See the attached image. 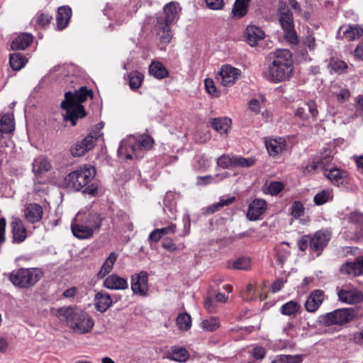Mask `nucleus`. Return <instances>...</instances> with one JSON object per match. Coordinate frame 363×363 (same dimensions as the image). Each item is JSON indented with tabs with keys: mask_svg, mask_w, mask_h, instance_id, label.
Segmentation results:
<instances>
[{
	"mask_svg": "<svg viewBox=\"0 0 363 363\" xmlns=\"http://www.w3.org/2000/svg\"><path fill=\"white\" fill-rule=\"evenodd\" d=\"M294 73V61L289 50L279 49L269 55L266 79L272 83L289 81Z\"/></svg>",
	"mask_w": 363,
	"mask_h": 363,
	"instance_id": "1",
	"label": "nucleus"
},
{
	"mask_svg": "<svg viewBox=\"0 0 363 363\" xmlns=\"http://www.w3.org/2000/svg\"><path fill=\"white\" fill-rule=\"evenodd\" d=\"M93 98V91L86 86H81L74 92L67 91L65 94V100L61 103V108L66 111L64 119L71 121L73 126L77 121L85 116L86 112L82 103L88 99Z\"/></svg>",
	"mask_w": 363,
	"mask_h": 363,
	"instance_id": "2",
	"label": "nucleus"
},
{
	"mask_svg": "<svg viewBox=\"0 0 363 363\" xmlns=\"http://www.w3.org/2000/svg\"><path fill=\"white\" fill-rule=\"evenodd\" d=\"M57 315L65 318L68 327L79 335L90 333L95 324L88 313L76 307L61 308L57 311Z\"/></svg>",
	"mask_w": 363,
	"mask_h": 363,
	"instance_id": "3",
	"label": "nucleus"
},
{
	"mask_svg": "<svg viewBox=\"0 0 363 363\" xmlns=\"http://www.w3.org/2000/svg\"><path fill=\"white\" fill-rule=\"evenodd\" d=\"M179 18L177 5L174 2L167 4L163 12L156 18L155 30L160 43L169 44L173 37L170 26Z\"/></svg>",
	"mask_w": 363,
	"mask_h": 363,
	"instance_id": "4",
	"label": "nucleus"
},
{
	"mask_svg": "<svg viewBox=\"0 0 363 363\" xmlns=\"http://www.w3.org/2000/svg\"><path fill=\"white\" fill-rule=\"evenodd\" d=\"M40 268H21L13 271L9 276L10 281L16 286L28 289L33 286L43 277Z\"/></svg>",
	"mask_w": 363,
	"mask_h": 363,
	"instance_id": "5",
	"label": "nucleus"
},
{
	"mask_svg": "<svg viewBox=\"0 0 363 363\" xmlns=\"http://www.w3.org/2000/svg\"><path fill=\"white\" fill-rule=\"evenodd\" d=\"M277 16L286 40L292 44H296L298 36L294 28L293 14L286 2L279 1Z\"/></svg>",
	"mask_w": 363,
	"mask_h": 363,
	"instance_id": "6",
	"label": "nucleus"
},
{
	"mask_svg": "<svg viewBox=\"0 0 363 363\" xmlns=\"http://www.w3.org/2000/svg\"><path fill=\"white\" fill-rule=\"evenodd\" d=\"M95 168L91 165H85L70 172L65 179L66 185L76 191L85 187L94 177Z\"/></svg>",
	"mask_w": 363,
	"mask_h": 363,
	"instance_id": "7",
	"label": "nucleus"
},
{
	"mask_svg": "<svg viewBox=\"0 0 363 363\" xmlns=\"http://www.w3.org/2000/svg\"><path fill=\"white\" fill-rule=\"evenodd\" d=\"M153 143V139L148 135H142L138 139L131 137L121 142L118 154L120 157L124 156L126 159L131 160L134 156L130 152H135L140 148L150 150Z\"/></svg>",
	"mask_w": 363,
	"mask_h": 363,
	"instance_id": "8",
	"label": "nucleus"
},
{
	"mask_svg": "<svg viewBox=\"0 0 363 363\" xmlns=\"http://www.w3.org/2000/svg\"><path fill=\"white\" fill-rule=\"evenodd\" d=\"M357 315V311L352 308H345L335 310L326 313L322 317L325 325H342L350 323Z\"/></svg>",
	"mask_w": 363,
	"mask_h": 363,
	"instance_id": "9",
	"label": "nucleus"
},
{
	"mask_svg": "<svg viewBox=\"0 0 363 363\" xmlns=\"http://www.w3.org/2000/svg\"><path fill=\"white\" fill-rule=\"evenodd\" d=\"M101 133L99 130L91 132L83 140L76 143L71 148V154L74 157H82L88 151L93 149L96 140L100 138Z\"/></svg>",
	"mask_w": 363,
	"mask_h": 363,
	"instance_id": "10",
	"label": "nucleus"
},
{
	"mask_svg": "<svg viewBox=\"0 0 363 363\" xmlns=\"http://www.w3.org/2000/svg\"><path fill=\"white\" fill-rule=\"evenodd\" d=\"M240 74V69L225 65L218 71L216 80L223 86H230L235 83Z\"/></svg>",
	"mask_w": 363,
	"mask_h": 363,
	"instance_id": "11",
	"label": "nucleus"
},
{
	"mask_svg": "<svg viewBox=\"0 0 363 363\" xmlns=\"http://www.w3.org/2000/svg\"><path fill=\"white\" fill-rule=\"evenodd\" d=\"M148 274L145 271H141L131 277V289L135 294L145 296L148 292Z\"/></svg>",
	"mask_w": 363,
	"mask_h": 363,
	"instance_id": "12",
	"label": "nucleus"
},
{
	"mask_svg": "<svg viewBox=\"0 0 363 363\" xmlns=\"http://www.w3.org/2000/svg\"><path fill=\"white\" fill-rule=\"evenodd\" d=\"M331 235L326 230H318L313 235H310V248L318 255L327 246L330 240Z\"/></svg>",
	"mask_w": 363,
	"mask_h": 363,
	"instance_id": "13",
	"label": "nucleus"
},
{
	"mask_svg": "<svg viewBox=\"0 0 363 363\" xmlns=\"http://www.w3.org/2000/svg\"><path fill=\"white\" fill-rule=\"evenodd\" d=\"M76 216L78 217V220H82V223L91 228L94 233L99 231L103 220L99 213L94 211H79Z\"/></svg>",
	"mask_w": 363,
	"mask_h": 363,
	"instance_id": "14",
	"label": "nucleus"
},
{
	"mask_svg": "<svg viewBox=\"0 0 363 363\" xmlns=\"http://www.w3.org/2000/svg\"><path fill=\"white\" fill-rule=\"evenodd\" d=\"M22 213L26 221L34 224L41 220L44 212L43 207L40 204L30 203L25 205Z\"/></svg>",
	"mask_w": 363,
	"mask_h": 363,
	"instance_id": "15",
	"label": "nucleus"
},
{
	"mask_svg": "<svg viewBox=\"0 0 363 363\" xmlns=\"http://www.w3.org/2000/svg\"><path fill=\"white\" fill-rule=\"evenodd\" d=\"M267 208L265 200L262 199H254L248 206L247 218L251 221H255L260 218Z\"/></svg>",
	"mask_w": 363,
	"mask_h": 363,
	"instance_id": "16",
	"label": "nucleus"
},
{
	"mask_svg": "<svg viewBox=\"0 0 363 363\" xmlns=\"http://www.w3.org/2000/svg\"><path fill=\"white\" fill-rule=\"evenodd\" d=\"M337 295L340 301L349 304L359 303L363 299L362 293L357 289H342Z\"/></svg>",
	"mask_w": 363,
	"mask_h": 363,
	"instance_id": "17",
	"label": "nucleus"
},
{
	"mask_svg": "<svg viewBox=\"0 0 363 363\" xmlns=\"http://www.w3.org/2000/svg\"><path fill=\"white\" fill-rule=\"evenodd\" d=\"M71 230L73 235L80 240L91 238L94 234L91 228L78 220L77 216L71 224Z\"/></svg>",
	"mask_w": 363,
	"mask_h": 363,
	"instance_id": "18",
	"label": "nucleus"
},
{
	"mask_svg": "<svg viewBox=\"0 0 363 363\" xmlns=\"http://www.w3.org/2000/svg\"><path fill=\"white\" fill-rule=\"evenodd\" d=\"M13 242L20 243L26 238V229L23 221L16 216H12L11 222Z\"/></svg>",
	"mask_w": 363,
	"mask_h": 363,
	"instance_id": "19",
	"label": "nucleus"
},
{
	"mask_svg": "<svg viewBox=\"0 0 363 363\" xmlns=\"http://www.w3.org/2000/svg\"><path fill=\"white\" fill-rule=\"evenodd\" d=\"M103 285L111 290H125L128 287L127 279L119 277L116 274L106 277L104 280Z\"/></svg>",
	"mask_w": 363,
	"mask_h": 363,
	"instance_id": "20",
	"label": "nucleus"
},
{
	"mask_svg": "<svg viewBox=\"0 0 363 363\" xmlns=\"http://www.w3.org/2000/svg\"><path fill=\"white\" fill-rule=\"evenodd\" d=\"M337 34L348 41H352L363 35V28L358 25H343L340 27Z\"/></svg>",
	"mask_w": 363,
	"mask_h": 363,
	"instance_id": "21",
	"label": "nucleus"
},
{
	"mask_svg": "<svg viewBox=\"0 0 363 363\" xmlns=\"http://www.w3.org/2000/svg\"><path fill=\"white\" fill-rule=\"evenodd\" d=\"M324 175L336 186L344 185L347 182V173L338 168L325 169Z\"/></svg>",
	"mask_w": 363,
	"mask_h": 363,
	"instance_id": "22",
	"label": "nucleus"
},
{
	"mask_svg": "<svg viewBox=\"0 0 363 363\" xmlns=\"http://www.w3.org/2000/svg\"><path fill=\"white\" fill-rule=\"evenodd\" d=\"M324 300V292L321 290L313 291L308 297L306 303V310L310 313L316 311Z\"/></svg>",
	"mask_w": 363,
	"mask_h": 363,
	"instance_id": "23",
	"label": "nucleus"
},
{
	"mask_svg": "<svg viewBox=\"0 0 363 363\" xmlns=\"http://www.w3.org/2000/svg\"><path fill=\"white\" fill-rule=\"evenodd\" d=\"M342 273L357 277L363 274V257L357 258L353 262H346L340 268Z\"/></svg>",
	"mask_w": 363,
	"mask_h": 363,
	"instance_id": "24",
	"label": "nucleus"
},
{
	"mask_svg": "<svg viewBox=\"0 0 363 363\" xmlns=\"http://www.w3.org/2000/svg\"><path fill=\"white\" fill-rule=\"evenodd\" d=\"M265 146L269 154L275 157L285 150L286 140L283 138H270L265 141Z\"/></svg>",
	"mask_w": 363,
	"mask_h": 363,
	"instance_id": "25",
	"label": "nucleus"
},
{
	"mask_svg": "<svg viewBox=\"0 0 363 363\" xmlns=\"http://www.w3.org/2000/svg\"><path fill=\"white\" fill-rule=\"evenodd\" d=\"M245 35L247 42L251 46H255L259 40H261L264 38L263 30L260 28L254 25H250L246 28Z\"/></svg>",
	"mask_w": 363,
	"mask_h": 363,
	"instance_id": "26",
	"label": "nucleus"
},
{
	"mask_svg": "<svg viewBox=\"0 0 363 363\" xmlns=\"http://www.w3.org/2000/svg\"><path fill=\"white\" fill-rule=\"evenodd\" d=\"M95 308L98 311L105 312L112 305L111 296L104 291H99L95 295Z\"/></svg>",
	"mask_w": 363,
	"mask_h": 363,
	"instance_id": "27",
	"label": "nucleus"
},
{
	"mask_svg": "<svg viewBox=\"0 0 363 363\" xmlns=\"http://www.w3.org/2000/svg\"><path fill=\"white\" fill-rule=\"evenodd\" d=\"M33 37L31 34L23 33L16 37L11 44L13 50H25L33 42Z\"/></svg>",
	"mask_w": 363,
	"mask_h": 363,
	"instance_id": "28",
	"label": "nucleus"
},
{
	"mask_svg": "<svg viewBox=\"0 0 363 363\" xmlns=\"http://www.w3.org/2000/svg\"><path fill=\"white\" fill-rule=\"evenodd\" d=\"M72 16V9L67 6H61L57 10V26L59 30L64 29Z\"/></svg>",
	"mask_w": 363,
	"mask_h": 363,
	"instance_id": "29",
	"label": "nucleus"
},
{
	"mask_svg": "<svg viewBox=\"0 0 363 363\" xmlns=\"http://www.w3.org/2000/svg\"><path fill=\"white\" fill-rule=\"evenodd\" d=\"M118 257V255L115 252H112L109 254L108 257L105 259L99 272H98L97 277L99 279L104 278L112 271L113 265Z\"/></svg>",
	"mask_w": 363,
	"mask_h": 363,
	"instance_id": "30",
	"label": "nucleus"
},
{
	"mask_svg": "<svg viewBox=\"0 0 363 363\" xmlns=\"http://www.w3.org/2000/svg\"><path fill=\"white\" fill-rule=\"evenodd\" d=\"M149 73L155 78L162 79L166 78L169 72L164 65L159 61H153L149 66Z\"/></svg>",
	"mask_w": 363,
	"mask_h": 363,
	"instance_id": "31",
	"label": "nucleus"
},
{
	"mask_svg": "<svg viewBox=\"0 0 363 363\" xmlns=\"http://www.w3.org/2000/svg\"><path fill=\"white\" fill-rule=\"evenodd\" d=\"M231 124V120L228 118H213L211 121L212 128L220 134H225L228 132Z\"/></svg>",
	"mask_w": 363,
	"mask_h": 363,
	"instance_id": "32",
	"label": "nucleus"
},
{
	"mask_svg": "<svg viewBox=\"0 0 363 363\" xmlns=\"http://www.w3.org/2000/svg\"><path fill=\"white\" fill-rule=\"evenodd\" d=\"M235 200V196L228 197L225 198L223 197L220 199V201L218 203H215L212 204L211 206H208L204 209L203 213L206 214H211L213 213L218 211H219L220 208L225 206H228L233 203Z\"/></svg>",
	"mask_w": 363,
	"mask_h": 363,
	"instance_id": "33",
	"label": "nucleus"
},
{
	"mask_svg": "<svg viewBox=\"0 0 363 363\" xmlns=\"http://www.w3.org/2000/svg\"><path fill=\"white\" fill-rule=\"evenodd\" d=\"M50 169V162L45 157H38L33 162V172L35 174L44 173L48 172Z\"/></svg>",
	"mask_w": 363,
	"mask_h": 363,
	"instance_id": "34",
	"label": "nucleus"
},
{
	"mask_svg": "<svg viewBox=\"0 0 363 363\" xmlns=\"http://www.w3.org/2000/svg\"><path fill=\"white\" fill-rule=\"evenodd\" d=\"M1 130L4 133H10L14 130V118L13 114H4L0 120Z\"/></svg>",
	"mask_w": 363,
	"mask_h": 363,
	"instance_id": "35",
	"label": "nucleus"
},
{
	"mask_svg": "<svg viewBox=\"0 0 363 363\" xmlns=\"http://www.w3.org/2000/svg\"><path fill=\"white\" fill-rule=\"evenodd\" d=\"M27 62L28 59L20 53L15 52L10 55L9 64L11 67L15 71L21 69Z\"/></svg>",
	"mask_w": 363,
	"mask_h": 363,
	"instance_id": "36",
	"label": "nucleus"
},
{
	"mask_svg": "<svg viewBox=\"0 0 363 363\" xmlns=\"http://www.w3.org/2000/svg\"><path fill=\"white\" fill-rule=\"evenodd\" d=\"M300 308L301 306L298 303L294 301H290L281 307L280 312L283 315L288 316L296 315V313L299 311Z\"/></svg>",
	"mask_w": 363,
	"mask_h": 363,
	"instance_id": "37",
	"label": "nucleus"
},
{
	"mask_svg": "<svg viewBox=\"0 0 363 363\" xmlns=\"http://www.w3.org/2000/svg\"><path fill=\"white\" fill-rule=\"evenodd\" d=\"M289 245V243L286 242H283L278 245L276 246L275 250H276V258L277 262L279 264L283 265L284 263L288 259L290 252L289 250L284 247V245Z\"/></svg>",
	"mask_w": 363,
	"mask_h": 363,
	"instance_id": "38",
	"label": "nucleus"
},
{
	"mask_svg": "<svg viewBox=\"0 0 363 363\" xmlns=\"http://www.w3.org/2000/svg\"><path fill=\"white\" fill-rule=\"evenodd\" d=\"M228 174L227 172H223L221 174H217L214 176L207 175L204 177H197V184L198 185H206L207 184H210L211 182H220L228 177Z\"/></svg>",
	"mask_w": 363,
	"mask_h": 363,
	"instance_id": "39",
	"label": "nucleus"
},
{
	"mask_svg": "<svg viewBox=\"0 0 363 363\" xmlns=\"http://www.w3.org/2000/svg\"><path fill=\"white\" fill-rule=\"evenodd\" d=\"M347 218L350 223L359 225L358 234L359 237L363 238V213L352 212L347 216Z\"/></svg>",
	"mask_w": 363,
	"mask_h": 363,
	"instance_id": "40",
	"label": "nucleus"
},
{
	"mask_svg": "<svg viewBox=\"0 0 363 363\" xmlns=\"http://www.w3.org/2000/svg\"><path fill=\"white\" fill-rule=\"evenodd\" d=\"M144 77L143 74L139 72L138 71H133L129 73L128 74V80H129V86L131 89H137L140 86L143 81Z\"/></svg>",
	"mask_w": 363,
	"mask_h": 363,
	"instance_id": "41",
	"label": "nucleus"
},
{
	"mask_svg": "<svg viewBox=\"0 0 363 363\" xmlns=\"http://www.w3.org/2000/svg\"><path fill=\"white\" fill-rule=\"evenodd\" d=\"M168 357L173 361L183 362L188 359L189 353L187 350L184 348H178L170 352Z\"/></svg>",
	"mask_w": 363,
	"mask_h": 363,
	"instance_id": "42",
	"label": "nucleus"
},
{
	"mask_svg": "<svg viewBox=\"0 0 363 363\" xmlns=\"http://www.w3.org/2000/svg\"><path fill=\"white\" fill-rule=\"evenodd\" d=\"M250 0H236L233 9L235 16L241 18L247 13V2Z\"/></svg>",
	"mask_w": 363,
	"mask_h": 363,
	"instance_id": "43",
	"label": "nucleus"
},
{
	"mask_svg": "<svg viewBox=\"0 0 363 363\" xmlns=\"http://www.w3.org/2000/svg\"><path fill=\"white\" fill-rule=\"evenodd\" d=\"M177 325L180 330H187L191 326V318L186 313H183L178 315Z\"/></svg>",
	"mask_w": 363,
	"mask_h": 363,
	"instance_id": "44",
	"label": "nucleus"
},
{
	"mask_svg": "<svg viewBox=\"0 0 363 363\" xmlns=\"http://www.w3.org/2000/svg\"><path fill=\"white\" fill-rule=\"evenodd\" d=\"M333 192L329 190H323L314 196V202L316 205H323L333 199Z\"/></svg>",
	"mask_w": 363,
	"mask_h": 363,
	"instance_id": "45",
	"label": "nucleus"
},
{
	"mask_svg": "<svg viewBox=\"0 0 363 363\" xmlns=\"http://www.w3.org/2000/svg\"><path fill=\"white\" fill-rule=\"evenodd\" d=\"M255 160L252 158H245L240 156H233V167H249L254 164Z\"/></svg>",
	"mask_w": 363,
	"mask_h": 363,
	"instance_id": "46",
	"label": "nucleus"
},
{
	"mask_svg": "<svg viewBox=\"0 0 363 363\" xmlns=\"http://www.w3.org/2000/svg\"><path fill=\"white\" fill-rule=\"evenodd\" d=\"M328 66L332 71L336 73H342L347 68V65L344 61L334 58L330 60Z\"/></svg>",
	"mask_w": 363,
	"mask_h": 363,
	"instance_id": "47",
	"label": "nucleus"
},
{
	"mask_svg": "<svg viewBox=\"0 0 363 363\" xmlns=\"http://www.w3.org/2000/svg\"><path fill=\"white\" fill-rule=\"evenodd\" d=\"M302 358L299 355H281L277 357L272 363H301Z\"/></svg>",
	"mask_w": 363,
	"mask_h": 363,
	"instance_id": "48",
	"label": "nucleus"
},
{
	"mask_svg": "<svg viewBox=\"0 0 363 363\" xmlns=\"http://www.w3.org/2000/svg\"><path fill=\"white\" fill-rule=\"evenodd\" d=\"M284 188V185L281 182H271L264 190L265 193H267L272 196H276L279 194Z\"/></svg>",
	"mask_w": 363,
	"mask_h": 363,
	"instance_id": "49",
	"label": "nucleus"
},
{
	"mask_svg": "<svg viewBox=\"0 0 363 363\" xmlns=\"http://www.w3.org/2000/svg\"><path fill=\"white\" fill-rule=\"evenodd\" d=\"M305 212V208L301 201H294L291 206V215L294 218H298L303 216Z\"/></svg>",
	"mask_w": 363,
	"mask_h": 363,
	"instance_id": "50",
	"label": "nucleus"
},
{
	"mask_svg": "<svg viewBox=\"0 0 363 363\" xmlns=\"http://www.w3.org/2000/svg\"><path fill=\"white\" fill-rule=\"evenodd\" d=\"M330 152L326 153L325 156L322 157L319 161L317 162H313L311 164H308L306 167V169L308 172H311L313 170H315L318 168L320 166L325 167L327 163H328L330 161Z\"/></svg>",
	"mask_w": 363,
	"mask_h": 363,
	"instance_id": "51",
	"label": "nucleus"
},
{
	"mask_svg": "<svg viewBox=\"0 0 363 363\" xmlns=\"http://www.w3.org/2000/svg\"><path fill=\"white\" fill-rule=\"evenodd\" d=\"M201 324L203 330L210 332L216 330L220 326L219 321L216 318L203 320Z\"/></svg>",
	"mask_w": 363,
	"mask_h": 363,
	"instance_id": "52",
	"label": "nucleus"
},
{
	"mask_svg": "<svg viewBox=\"0 0 363 363\" xmlns=\"http://www.w3.org/2000/svg\"><path fill=\"white\" fill-rule=\"evenodd\" d=\"M251 261L247 257H240L233 263V268L240 270H247L250 268Z\"/></svg>",
	"mask_w": 363,
	"mask_h": 363,
	"instance_id": "53",
	"label": "nucleus"
},
{
	"mask_svg": "<svg viewBox=\"0 0 363 363\" xmlns=\"http://www.w3.org/2000/svg\"><path fill=\"white\" fill-rule=\"evenodd\" d=\"M204 84H205V87H206L207 92L210 95H211L214 97L219 96V92L217 90V89L215 86V83L213 79H209V78L206 79L204 81Z\"/></svg>",
	"mask_w": 363,
	"mask_h": 363,
	"instance_id": "54",
	"label": "nucleus"
},
{
	"mask_svg": "<svg viewBox=\"0 0 363 363\" xmlns=\"http://www.w3.org/2000/svg\"><path fill=\"white\" fill-rule=\"evenodd\" d=\"M233 157H230L227 155H223L217 160V164L219 167L226 169L230 166H233Z\"/></svg>",
	"mask_w": 363,
	"mask_h": 363,
	"instance_id": "55",
	"label": "nucleus"
},
{
	"mask_svg": "<svg viewBox=\"0 0 363 363\" xmlns=\"http://www.w3.org/2000/svg\"><path fill=\"white\" fill-rule=\"evenodd\" d=\"M205 2L210 9L219 10L223 7V0H205Z\"/></svg>",
	"mask_w": 363,
	"mask_h": 363,
	"instance_id": "56",
	"label": "nucleus"
},
{
	"mask_svg": "<svg viewBox=\"0 0 363 363\" xmlns=\"http://www.w3.org/2000/svg\"><path fill=\"white\" fill-rule=\"evenodd\" d=\"M298 247L300 250L305 251L308 247H310V235L302 236L297 242Z\"/></svg>",
	"mask_w": 363,
	"mask_h": 363,
	"instance_id": "57",
	"label": "nucleus"
},
{
	"mask_svg": "<svg viewBox=\"0 0 363 363\" xmlns=\"http://www.w3.org/2000/svg\"><path fill=\"white\" fill-rule=\"evenodd\" d=\"M251 353L255 359H262L265 357L266 350L262 347L257 346L253 348Z\"/></svg>",
	"mask_w": 363,
	"mask_h": 363,
	"instance_id": "58",
	"label": "nucleus"
},
{
	"mask_svg": "<svg viewBox=\"0 0 363 363\" xmlns=\"http://www.w3.org/2000/svg\"><path fill=\"white\" fill-rule=\"evenodd\" d=\"M303 43L311 50H313L316 47L315 38L312 34L310 33H308L305 37Z\"/></svg>",
	"mask_w": 363,
	"mask_h": 363,
	"instance_id": "59",
	"label": "nucleus"
},
{
	"mask_svg": "<svg viewBox=\"0 0 363 363\" xmlns=\"http://www.w3.org/2000/svg\"><path fill=\"white\" fill-rule=\"evenodd\" d=\"M52 16L48 14L41 13L38 16L37 23L41 26H45L50 23Z\"/></svg>",
	"mask_w": 363,
	"mask_h": 363,
	"instance_id": "60",
	"label": "nucleus"
},
{
	"mask_svg": "<svg viewBox=\"0 0 363 363\" xmlns=\"http://www.w3.org/2000/svg\"><path fill=\"white\" fill-rule=\"evenodd\" d=\"M350 96V91L346 89H342L340 90V91L337 94V101L340 103H344L347 100L349 99Z\"/></svg>",
	"mask_w": 363,
	"mask_h": 363,
	"instance_id": "61",
	"label": "nucleus"
},
{
	"mask_svg": "<svg viewBox=\"0 0 363 363\" xmlns=\"http://www.w3.org/2000/svg\"><path fill=\"white\" fill-rule=\"evenodd\" d=\"M256 290L255 286L250 284L247 286L246 292L243 294V297L246 300H252L255 298Z\"/></svg>",
	"mask_w": 363,
	"mask_h": 363,
	"instance_id": "62",
	"label": "nucleus"
},
{
	"mask_svg": "<svg viewBox=\"0 0 363 363\" xmlns=\"http://www.w3.org/2000/svg\"><path fill=\"white\" fill-rule=\"evenodd\" d=\"M162 245L164 249L170 252H173L177 250L176 244L169 238L164 239Z\"/></svg>",
	"mask_w": 363,
	"mask_h": 363,
	"instance_id": "63",
	"label": "nucleus"
},
{
	"mask_svg": "<svg viewBox=\"0 0 363 363\" xmlns=\"http://www.w3.org/2000/svg\"><path fill=\"white\" fill-rule=\"evenodd\" d=\"M354 57L358 60H363V38L354 51Z\"/></svg>",
	"mask_w": 363,
	"mask_h": 363,
	"instance_id": "64",
	"label": "nucleus"
}]
</instances>
